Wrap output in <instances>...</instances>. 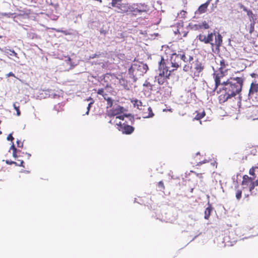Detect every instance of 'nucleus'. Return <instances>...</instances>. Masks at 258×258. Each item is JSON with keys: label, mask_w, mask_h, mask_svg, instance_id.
I'll return each mask as SVG.
<instances>
[{"label": "nucleus", "mask_w": 258, "mask_h": 258, "mask_svg": "<svg viewBox=\"0 0 258 258\" xmlns=\"http://www.w3.org/2000/svg\"><path fill=\"white\" fill-rule=\"evenodd\" d=\"M207 162H208V161L207 160H204L203 161H199V162H197V165H201L202 164H204V163H207Z\"/></svg>", "instance_id": "obj_35"}, {"label": "nucleus", "mask_w": 258, "mask_h": 258, "mask_svg": "<svg viewBox=\"0 0 258 258\" xmlns=\"http://www.w3.org/2000/svg\"><path fill=\"white\" fill-rule=\"evenodd\" d=\"M16 111H17V115L19 116L20 115V111L19 109H17V110H16Z\"/></svg>", "instance_id": "obj_47"}, {"label": "nucleus", "mask_w": 258, "mask_h": 258, "mask_svg": "<svg viewBox=\"0 0 258 258\" xmlns=\"http://www.w3.org/2000/svg\"><path fill=\"white\" fill-rule=\"evenodd\" d=\"M197 176L200 178H202V174L201 173H197Z\"/></svg>", "instance_id": "obj_46"}, {"label": "nucleus", "mask_w": 258, "mask_h": 258, "mask_svg": "<svg viewBox=\"0 0 258 258\" xmlns=\"http://www.w3.org/2000/svg\"><path fill=\"white\" fill-rule=\"evenodd\" d=\"M158 186H159V187H160L161 188H162L163 189L165 188L164 183L162 181H160L158 182Z\"/></svg>", "instance_id": "obj_34"}, {"label": "nucleus", "mask_w": 258, "mask_h": 258, "mask_svg": "<svg viewBox=\"0 0 258 258\" xmlns=\"http://www.w3.org/2000/svg\"><path fill=\"white\" fill-rule=\"evenodd\" d=\"M51 18V19H52L53 20H56L58 18V17L54 15Z\"/></svg>", "instance_id": "obj_44"}, {"label": "nucleus", "mask_w": 258, "mask_h": 258, "mask_svg": "<svg viewBox=\"0 0 258 258\" xmlns=\"http://www.w3.org/2000/svg\"><path fill=\"white\" fill-rule=\"evenodd\" d=\"M125 111V109L122 106L119 105H114L112 108L107 110L106 112V115L109 117H114L117 116L115 118V121L117 119H121L122 121L124 119V115H119Z\"/></svg>", "instance_id": "obj_5"}, {"label": "nucleus", "mask_w": 258, "mask_h": 258, "mask_svg": "<svg viewBox=\"0 0 258 258\" xmlns=\"http://www.w3.org/2000/svg\"><path fill=\"white\" fill-rule=\"evenodd\" d=\"M188 62L183 67V70L185 72H191L195 77H199L201 73L204 69L202 62L198 60H194L192 56H188Z\"/></svg>", "instance_id": "obj_3"}, {"label": "nucleus", "mask_w": 258, "mask_h": 258, "mask_svg": "<svg viewBox=\"0 0 258 258\" xmlns=\"http://www.w3.org/2000/svg\"><path fill=\"white\" fill-rule=\"evenodd\" d=\"M240 8L242 9L245 12H246L247 13V12L248 11V10L243 5H241V6H240Z\"/></svg>", "instance_id": "obj_40"}, {"label": "nucleus", "mask_w": 258, "mask_h": 258, "mask_svg": "<svg viewBox=\"0 0 258 258\" xmlns=\"http://www.w3.org/2000/svg\"><path fill=\"white\" fill-rule=\"evenodd\" d=\"M53 30H55L57 32L62 33L66 35H70L71 34V33H70L69 32H68L67 30H63L59 29H53Z\"/></svg>", "instance_id": "obj_26"}, {"label": "nucleus", "mask_w": 258, "mask_h": 258, "mask_svg": "<svg viewBox=\"0 0 258 258\" xmlns=\"http://www.w3.org/2000/svg\"><path fill=\"white\" fill-rule=\"evenodd\" d=\"M90 99H91V98H89V99H88V101Z\"/></svg>", "instance_id": "obj_55"}, {"label": "nucleus", "mask_w": 258, "mask_h": 258, "mask_svg": "<svg viewBox=\"0 0 258 258\" xmlns=\"http://www.w3.org/2000/svg\"><path fill=\"white\" fill-rule=\"evenodd\" d=\"M66 61H67V63L70 64L71 68H72L75 66V65L72 64L71 59L70 57H68L67 60H66Z\"/></svg>", "instance_id": "obj_33"}, {"label": "nucleus", "mask_w": 258, "mask_h": 258, "mask_svg": "<svg viewBox=\"0 0 258 258\" xmlns=\"http://www.w3.org/2000/svg\"><path fill=\"white\" fill-rule=\"evenodd\" d=\"M225 71H216L213 74V77L215 80V87L214 90L217 89V88L222 85V83L221 82V79L223 78L226 75Z\"/></svg>", "instance_id": "obj_9"}, {"label": "nucleus", "mask_w": 258, "mask_h": 258, "mask_svg": "<svg viewBox=\"0 0 258 258\" xmlns=\"http://www.w3.org/2000/svg\"><path fill=\"white\" fill-rule=\"evenodd\" d=\"M6 163L8 164H9V165H11V164H16L17 163L15 161H10L9 160H7L6 161Z\"/></svg>", "instance_id": "obj_38"}, {"label": "nucleus", "mask_w": 258, "mask_h": 258, "mask_svg": "<svg viewBox=\"0 0 258 258\" xmlns=\"http://www.w3.org/2000/svg\"><path fill=\"white\" fill-rule=\"evenodd\" d=\"M251 117L252 118L253 120L257 119H258V117H255L253 116H251Z\"/></svg>", "instance_id": "obj_49"}, {"label": "nucleus", "mask_w": 258, "mask_h": 258, "mask_svg": "<svg viewBox=\"0 0 258 258\" xmlns=\"http://www.w3.org/2000/svg\"><path fill=\"white\" fill-rule=\"evenodd\" d=\"M255 167H251L249 170V174L253 176L254 178L255 177Z\"/></svg>", "instance_id": "obj_29"}, {"label": "nucleus", "mask_w": 258, "mask_h": 258, "mask_svg": "<svg viewBox=\"0 0 258 258\" xmlns=\"http://www.w3.org/2000/svg\"><path fill=\"white\" fill-rule=\"evenodd\" d=\"M143 85L144 87H147L149 90H152L153 85L150 82L146 81Z\"/></svg>", "instance_id": "obj_25"}, {"label": "nucleus", "mask_w": 258, "mask_h": 258, "mask_svg": "<svg viewBox=\"0 0 258 258\" xmlns=\"http://www.w3.org/2000/svg\"><path fill=\"white\" fill-rule=\"evenodd\" d=\"M258 92V84L251 83L249 90L248 95L251 96Z\"/></svg>", "instance_id": "obj_16"}, {"label": "nucleus", "mask_w": 258, "mask_h": 258, "mask_svg": "<svg viewBox=\"0 0 258 258\" xmlns=\"http://www.w3.org/2000/svg\"><path fill=\"white\" fill-rule=\"evenodd\" d=\"M2 37V36L0 35V38H1Z\"/></svg>", "instance_id": "obj_56"}, {"label": "nucleus", "mask_w": 258, "mask_h": 258, "mask_svg": "<svg viewBox=\"0 0 258 258\" xmlns=\"http://www.w3.org/2000/svg\"><path fill=\"white\" fill-rule=\"evenodd\" d=\"M26 154L28 155V158H30V156H31V154H29V153H26Z\"/></svg>", "instance_id": "obj_50"}, {"label": "nucleus", "mask_w": 258, "mask_h": 258, "mask_svg": "<svg viewBox=\"0 0 258 258\" xmlns=\"http://www.w3.org/2000/svg\"><path fill=\"white\" fill-rule=\"evenodd\" d=\"M104 99H106L107 101V108L111 107L113 105L112 100L110 98H108L107 99H106L105 97H104Z\"/></svg>", "instance_id": "obj_27"}, {"label": "nucleus", "mask_w": 258, "mask_h": 258, "mask_svg": "<svg viewBox=\"0 0 258 258\" xmlns=\"http://www.w3.org/2000/svg\"><path fill=\"white\" fill-rule=\"evenodd\" d=\"M210 28L209 24L206 22H203L201 25H199V29L205 28L206 29H208Z\"/></svg>", "instance_id": "obj_23"}, {"label": "nucleus", "mask_w": 258, "mask_h": 258, "mask_svg": "<svg viewBox=\"0 0 258 258\" xmlns=\"http://www.w3.org/2000/svg\"><path fill=\"white\" fill-rule=\"evenodd\" d=\"M10 149L13 150V151H18L17 149L16 148V147H15V145H14V144H12Z\"/></svg>", "instance_id": "obj_41"}, {"label": "nucleus", "mask_w": 258, "mask_h": 258, "mask_svg": "<svg viewBox=\"0 0 258 258\" xmlns=\"http://www.w3.org/2000/svg\"><path fill=\"white\" fill-rule=\"evenodd\" d=\"M206 115L205 112L203 111L202 112H197V115L195 117V119L200 120L205 116Z\"/></svg>", "instance_id": "obj_22"}, {"label": "nucleus", "mask_w": 258, "mask_h": 258, "mask_svg": "<svg viewBox=\"0 0 258 258\" xmlns=\"http://www.w3.org/2000/svg\"><path fill=\"white\" fill-rule=\"evenodd\" d=\"M188 33V29L186 27H184L183 25H179L178 26L177 30L175 31V34H179L182 37H186Z\"/></svg>", "instance_id": "obj_13"}, {"label": "nucleus", "mask_w": 258, "mask_h": 258, "mask_svg": "<svg viewBox=\"0 0 258 258\" xmlns=\"http://www.w3.org/2000/svg\"><path fill=\"white\" fill-rule=\"evenodd\" d=\"M102 92H103V90H98V94H101Z\"/></svg>", "instance_id": "obj_45"}, {"label": "nucleus", "mask_w": 258, "mask_h": 258, "mask_svg": "<svg viewBox=\"0 0 258 258\" xmlns=\"http://www.w3.org/2000/svg\"><path fill=\"white\" fill-rule=\"evenodd\" d=\"M14 106L15 109L16 110H17V109H19V107H17V106L15 105V104H14Z\"/></svg>", "instance_id": "obj_48"}, {"label": "nucleus", "mask_w": 258, "mask_h": 258, "mask_svg": "<svg viewBox=\"0 0 258 258\" xmlns=\"http://www.w3.org/2000/svg\"><path fill=\"white\" fill-rule=\"evenodd\" d=\"M0 50L4 53L5 54L9 56H15L17 58L19 59V57L18 56V54L14 50L10 49H8L6 47L2 48L0 47Z\"/></svg>", "instance_id": "obj_15"}, {"label": "nucleus", "mask_w": 258, "mask_h": 258, "mask_svg": "<svg viewBox=\"0 0 258 258\" xmlns=\"http://www.w3.org/2000/svg\"><path fill=\"white\" fill-rule=\"evenodd\" d=\"M242 191L240 189H237L236 191V198L238 200H239L241 198Z\"/></svg>", "instance_id": "obj_28"}, {"label": "nucleus", "mask_w": 258, "mask_h": 258, "mask_svg": "<svg viewBox=\"0 0 258 258\" xmlns=\"http://www.w3.org/2000/svg\"><path fill=\"white\" fill-rule=\"evenodd\" d=\"M197 39L204 44H210L212 47L219 48L222 43V36L219 33L216 34L214 32H209L206 34L204 32L200 33Z\"/></svg>", "instance_id": "obj_2"}, {"label": "nucleus", "mask_w": 258, "mask_h": 258, "mask_svg": "<svg viewBox=\"0 0 258 258\" xmlns=\"http://www.w3.org/2000/svg\"><path fill=\"white\" fill-rule=\"evenodd\" d=\"M17 151H14L13 152V156L15 158H17Z\"/></svg>", "instance_id": "obj_43"}, {"label": "nucleus", "mask_w": 258, "mask_h": 258, "mask_svg": "<svg viewBox=\"0 0 258 258\" xmlns=\"http://www.w3.org/2000/svg\"><path fill=\"white\" fill-rule=\"evenodd\" d=\"M17 143L18 147H22L23 146V143L18 140L17 141Z\"/></svg>", "instance_id": "obj_37"}, {"label": "nucleus", "mask_w": 258, "mask_h": 258, "mask_svg": "<svg viewBox=\"0 0 258 258\" xmlns=\"http://www.w3.org/2000/svg\"><path fill=\"white\" fill-rule=\"evenodd\" d=\"M181 60L186 63L188 62V57L186 56L185 53L182 51H179L178 53H173L170 57L171 66L177 69L181 66Z\"/></svg>", "instance_id": "obj_4"}, {"label": "nucleus", "mask_w": 258, "mask_h": 258, "mask_svg": "<svg viewBox=\"0 0 258 258\" xmlns=\"http://www.w3.org/2000/svg\"><path fill=\"white\" fill-rule=\"evenodd\" d=\"M254 30V23L250 24L249 33L251 34Z\"/></svg>", "instance_id": "obj_30"}, {"label": "nucleus", "mask_w": 258, "mask_h": 258, "mask_svg": "<svg viewBox=\"0 0 258 258\" xmlns=\"http://www.w3.org/2000/svg\"><path fill=\"white\" fill-rule=\"evenodd\" d=\"M244 79L241 77L230 78L226 82H222L223 91L219 96L220 103H224L229 99L238 94L242 90Z\"/></svg>", "instance_id": "obj_1"}, {"label": "nucleus", "mask_w": 258, "mask_h": 258, "mask_svg": "<svg viewBox=\"0 0 258 258\" xmlns=\"http://www.w3.org/2000/svg\"><path fill=\"white\" fill-rule=\"evenodd\" d=\"M110 123H115L118 127V130L121 131L123 133L125 134H132L134 130V128L129 125L125 124V123L122 122L121 121H116L115 120L112 121V119L109 121Z\"/></svg>", "instance_id": "obj_7"}, {"label": "nucleus", "mask_w": 258, "mask_h": 258, "mask_svg": "<svg viewBox=\"0 0 258 258\" xmlns=\"http://www.w3.org/2000/svg\"><path fill=\"white\" fill-rule=\"evenodd\" d=\"M141 109V112H140V113L143 118L152 117L154 115L151 107L148 105H144L143 108Z\"/></svg>", "instance_id": "obj_11"}, {"label": "nucleus", "mask_w": 258, "mask_h": 258, "mask_svg": "<svg viewBox=\"0 0 258 258\" xmlns=\"http://www.w3.org/2000/svg\"><path fill=\"white\" fill-rule=\"evenodd\" d=\"M211 1L212 0H208L205 3L201 5L197 10V13L198 14L205 13Z\"/></svg>", "instance_id": "obj_14"}, {"label": "nucleus", "mask_w": 258, "mask_h": 258, "mask_svg": "<svg viewBox=\"0 0 258 258\" xmlns=\"http://www.w3.org/2000/svg\"><path fill=\"white\" fill-rule=\"evenodd\" d=\"M254 177L252 178L249 177L247 175L243 176L242 181L241 184L243 188H248L250 191H251L256 186L255 185L254 181H253Z\"/></svg>", "instance_id": "obj_8"}, {"label": "nucleus", "mask_w": 258, "mask_h": 258, "mask_svg": "<svg viewBox=\"0 0 258 258\" xmlns=\"http://www.w3.org/2000/svg\"><path fill=\"white\" fill-rule=\"evenodd\" d=\"M166 60L164 59L162 57L159 63V70L160 72H164V73H171V71L168 70V67L166 64Z\"/></svg>", "instance_id": "obj_12"}, {"label": "nucleus", "mask_w": 258, "mask_h": 258, "mask_svg": "<svg viewBox=\"0 0 258 258\" xmlns=\"http://www.w3.org/2000/svg\"><path fill=\"white\" fill-rule=\"evenodd\" d=\"M14 14L11 13H0V18H2L4 16H6L8 18L12 17Z\"/></svg>", "instance_id": "obj_24"}, {"label": "nucleus", "mask_w": 258, "mask_h": 258, "mask_svg": "<svg viewBox=\"0 0 258 258\" xmlns=\"http://www.w3.org/2000/svg\"><path fill=\"white\" fill-rule=\"evenodd\" d=\"M252 167H255V169H258V166H253Z\"/></svg>", "instance_id": "obj_52"}, {"label": "nucleus", "mask_w": 258, "mask_h": 258, "mask_svg": "<svg viewBox=\"0 0 258 258\" xmlns=\"http://www.w3.org/2000/svg\"><path fill=\"white\" fill-rule=\"evenodd\" d=\"M131 102L134 104V106L137 107L138 109L144 106V105L143 104L142 102L137 99H133L131 100Z\"/></svg>", "instance_id": "obj_19"}, {"label": "nucleus", "mask_w": 258, "mask_h": 258, "mask_svg": "<svg viewBox=\"0 0 258 258\" xmlns=\"http://www.w3.org/2000/svg\"><path fill=\"white\" fill-rule=\"evenodd\" d=\"M122 0H112L110 5L113 8L118 9V13H124L129 11H132L128 4L122 3Z\"/></svg>", "instance_id": "obj_6"}, {"label": "nucleus", "mask_w": 258, "mask_h": 258, "mask_svg": "<svg viewBox=\"0 0 258 258\" xmlns=\"http://www.w3.org/2000/svg\"><path fill=\"white\" fill-rule=\"evenodd\" d=\"M20 162V163H19V164L17 163L16 164V165L17 166H23V163H24V161L23 160H18Z\"/></svg>", "instance_id": "obj_39"}, {"label": "nucleus", "mask_w": 258, "mask_h": 258, "mask_svg": "<svg viewBox=\"0 0 258 258\" xmlns=\"http://www.w3.org/2000/svg\"><path fill=\"white\" fill-rule=\"evenodd\" d=\"M254 75H255V74H252L251 75V76H252V77H253Z\"/></svg>", "instance_id": "obj_53"}, {"label": "nucleus", "mask_w": 258, "mask_h": 258, "mask_svg": "<svg viewBox=\"0 0 258 258\" xmlns=\"http://www.w3.org/2000/svg\"><path fill=\"white\" fill-rule=\"evenodd\" d=\"M218 60V59H217ZM220 67H218L219 71H225L227 72V69H226V67L227 66V64L226 63V61L224 59L221 58L219 60Z\"/></svg>", "instance_id": "obj_17"}, {"label": "nucleus", "mask_w": 258, "mask_h": 258, "mask_svg": "<svg viewBox=\"0 0 258 258\" xmlns=\"http://www.w3.org/2000/svg\"><path fill=\"white\" fill-rule=\"evenodd\" d=\"M138 69L142 72V74H143L147 72L148 69V67L146 64L142 63L139 65Z\"/></svg>", "instance_id": "obj_21"}, {"label": "nucleus", "mask_w": 258, "mask_h": 258, "mask_svg": "<svg viewBox=\"0 0 258 258\" xmlns=\"http://www.w3.org/2000/svg\"><path fill=\"white\" fill-rule=\"evenodd\" d=\"M199 154H200V153H197V156H198Z\"/></svg>", "instance_id": "obj_54"}, {"label": "nucleus", "mask_w": 258, "mask_h": 258, "mask_svg": "<svg viewBox=\"0 0 258 258\" xmlns=\"http://www.w3.org/2000/svg\"><path fill=\"white\" fill-rule=\"evenodd\" d=\"M93 103V102H90V103L88 104V106H87V111H86V113H85L86 114H89V110H90V107H91V105H92V104Z\"/></svg>", "instance_id": "obj_31"}, {"label": "nucleus", "mask_w": 258, "mask_h": 258, "mask_svg": "<svg viewBox=\"0 0 258 258\" xmlns=\"http://www.w3.org/2000/svg\"><path fill=\"white\" fill-rule=\"evenodd\" d=\"M141 108H143V107H141L138 108V109L141 112Z\"/></svg>", "instance_id": "obj_51"}, {"label": "nucleus", "mask_w": 258, "mask_h": 258, "mask_svg": "<svg viewBox=\"0 0 258 258\" xmlns=\"http://www.w3.org/2000/svg\"><path fill=\"white\" fill-rule=\"evenodd\" d=\"M46 92L47 93L46 94H48L49 95V97L53 98H56L59 97L60 95V94H61L60 92H58V93H56L53 90H48L46 91Z\"/></svg>", "instance_id": "obj_18"}, {"label": "nucleus", "mask_w": 258, "mask_h": 258, "mask_svg": "<svg viewBox=\"0 0 258 258\" xmlns=\"http://www.w3.org/2000/svg\"><path fill=\"white\" fill-rule=\"evenodd\" d=\"M212 210V207L211 205H209V206L206 209L205 211V219L208 220L211 215V213Z\"/></svg>", "instance_id": "obj_20"}, {"label": "nucleus", "mask_w": 258, "mask_h": 258, "mask_svg": "<svg viewBox=\"0 0 258 258\" xmlns=\"http://www.w3.org/2000/svg\"><path fill=\"white\" fill-rule=\"evenodd\" d=\"M14 139V138L13 137L12 134H9L8 136L7 137V140L8 141H12Z\"/></svg>", "instance_id": "obj_36"}, {"label": "nucleus", "mask_w": 258, "mask_h": 258, "mask_svg": "<svg viewBox=\"0 0 258 258\" xmlns=\"http://www.w3.org/2000/svg\"><path fill=\"white\" fill-rule=\"evenodd\" d=\"M170 73H164V72H160L158 76L156 77L155 79L158 82V83L160 85H164L168 83V80L169 79Z\"/></svg>", "instance_id": "obj_10"}, {"label": "nucleus", "mask_w": 258, "mask_h": 258, "mask_svg": "<svg viewBox=\"0 0 258 258\" xmlns=\"http://www.w3.org/2000/svg\"><path fill=\"white\" fill-rule=\"evenodd\" d=\"M6 77L7 78H9L10 77H14L15 78H16V77L15 76V74L13 72H10L9 73L7 74L6 75Z\"/></svg>", "instance_id": "obj_32"}, {"label": "nucleus", "mask_w": 258, "mask_h": 258, "mask_svg": "<svg viewBox=\"0 0 258 258\" xmlns=\"http://www.w3.org/2000/svg\"><path fill=\"white\" fill-rule=\"evenodd\" d=\"M247 14L248 16H252L253 15V13L251 10H248L247 12Z\"/></svg>", "instance_id": "obj_42"}]
</instances>
